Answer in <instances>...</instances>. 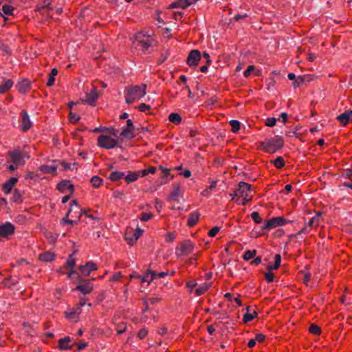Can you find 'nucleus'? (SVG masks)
<instances>
[{
    "label": "nucleus",
    "instance_id": "14",
    "mask_svg": "<svg viewBox=\"0 0 352 352\" xmlns=\"http://www.w3.org/2000/svg\"><path fill=\"white\" fill-rule=\"evenodd\" d=\"M76 264V258L74 257V252L69 255L65 267L70 268V270L67 273V277L71 278L73 274H76L79 277V274L74 270Z\"/></svg>",
    "mask_w": 352,
    "mask_h": 352
},
{
    "label": "nucleus",
    "instance_id": "20",
    "mask_svg": "<svg viewBox=\"0 0 352 352\" xmlns=\"http://www.w3.org/2000/svg\"><path fill=\"white\" fill-rule=\"evenodd\" d=\"M192 4L190 0H176L170 4L169 9L182 8L186 9Z\"/></svg>",
    "mask_w": 352,
    "mask_h": 352
},
{
    "label": "nucleus",
    "instance_id": "63",
    "mask_svg": "<svg viewBox=\"0 0 352 352\" xmlns=\"http://www.w3.org/2000/svg\"><path fill=\"white\" fill-rule=\"evenodd\" d=\"M248 16V15L247 14H236V15L234 16L233 19H234V21H239V20H241V19H245V18H247Z\"/></svg>",
    "mask_w": 352,
    "mask_h": 352
},
{
    "label": "nucleus",
    "instance_id": "49",
    "mask_svg": "<svg viewBox=\"0 0 352 352\" xmlns=\"http://www.w3.org/2000/svg\"><path fill=\"white\" fill-rule=\"evenodd\" d=\"M148 331L147 329L146 328H142L141 329L138 334H137V337L140 339V340H143L144 338H145L146 337V336L148 335Z\"/></svg>",
    "mask_w": 352,
    "mask_h": 352
},
{
    "label": "nucleus",
    "instance_id": "5",
    "mask_svg": "<svg viewBox=\"0 0 352 352\" xmlns=\"http://www.w3.org/2000/svg\"><path fill=\"white\" fill-rule=\"evenodd\" d=\"M133 43L136 46L140 47L142 51L145 52L152 45L153 39L150 36L138 32L134 36Z\"/></svg>",
    "mask_w": 352,
    "mask_h": 352
},
{
    "label": "nucleus",
    "instance_id": "10",
    "mask_svg": "<svg viewBox=\"0 0 352 352\" xmlns=\"http://www.w3.org/2000/svg\"><path fill=\"white\" fill-rule=\"evenodd\" d=\"M97 270V265L91 261H88L85 265L79 266L80 274L84 276H89L92 271Z\"/></svg>",
    "mask_w": 352,
    "mask_h": 352
},
{
    "label": "nucleus",
    "instance_id": "22",
    "mask_svg": "<svg viewBox=\"0 0 352 352\" xmlns=\"http://www.w3.org/2000/svg\"><path fill=\"white\" fill-rule=\"evenodd\" d=\"M337 119L340 121V122L345 126L352 122V110L351 111H346L343 113H341L337 117Z\"/></svg>",
    "mask_w": 352,
    "mask_h": 352
},
{
    "label": "nucleus",
    "instance_id": "50",
    "mask_svg": "<svg viewBox=\"0 0 352 352\" xmlns=\"http://www.w3.org/2000/svg\"><path fill=\"white\" fill-rule=\"evenodd\" d=\"M122 277V273L120 272H116L111 276L110 281H113V282L121 281Z\"/></svg>",
    "mask_w": 352,
    "mask_h": 352
},
{
    "label": "nucleus",
    "instance_id": "21",
    "mask_svg": "<svg viewBox=\"0 0 352 352\" xmlns=\"http://www.w3.org/2000/svg\"><path fill=\"white\" fill-rule=\"evenodd\" d=\"M72 346V339L69 336H65L58 340V349L60 350L71 349Z\"/></svg>",
    "mask_w": 352,
    "mask_h": 352
},
{
    "label": "nucleus",
    "instance_id": "2",
    "mask_svg": "<svg viewBox=\"0 0 352 352\" xmlns=\"http://www.w3.org/2000/svg\"><path fill=\"white\" fill-rule=\"evenodd\" d=\"M258 148L267 153H274L283 148L284 141L281 136L276 135L274 138L259 142Z\"/></svg>",
    "mask_w": 352,
    "mask_h": 352
},
{
    "label": "nucleus",
    "instance_id": "15",
    "mask_svg": "<svg viewBox=\"0 0 352 352\" xmlns=\"http://www.w3.org/2000/svg\"><path fill=\"white\" fill-rule=\"evenodd\" d=\"M21 117V127L23 131H28L32 126L30 117L25 110H23L20 114Z\"/></svg>",
    "mask_w": 352,
    "mask_h": 352
},
{
    "label": "nucleus",
    "instance_id": "47",
    "mask_svg": "<svg viewBox=\"0 0 352 352\" xmlns=\"http://www.w3.org/2000/svg\"><path fill=\"white\" fill-rule=\"evenodd\" d=\"M126 324L125 322H120L117 324L116 331L118 334H122L126 330Z\"/></svg>",
    "mask_w": 352,
    "mask_h": 352
},
{
    "label": "nucleus",
    "instance_id": "46",
    "mask_svg": "<svg viewBox=\"0 0 352 352\" xmlns=\"http://www.w3.org/2000/svg\"><path fill=\"white\" fill-rule=\"evenodd\" d=\"M12 200L16 203H20L22 201L21 195L19 192L18 189H14L13 195H12Z\"/></svg>",
    "mask_w": 352,
    "mask_h": 352
},
{
    "label": "nucleus",
    "instance_id": "19",
    "mask_svg": "<svg viewBox=\"0 0 352 352\" xmlns=\"http://www.w3.org/2000/svg\"><path fill=\"white\" fill-rule=\"evenodd\" d=\"M17 182L18 177H10L3 184L2 190L4 192L5 194L8 195L9 193H10L12 189L16 184Z\"/></svg>",
    "mask_w": 352,
    "mask_h": 352
},
{
    "label": "nucleus",
    "instance_id": "61",
    "mask_svg": "<svg viewBox=\"0 0 352 352\" xmlns=\"http://www.w3.org/2000/svg\"><path fill=\"white\" fill-rule=\"evenodd\" d=\"M255 340L258 342H263L265 340V336L263 333H257L256 334Z\"/></svg>",
    "mask_w": 352,
    "mask_h": 352
},
{
    "label": "nucleus",
    "instance_id": "44",
    "mask_svg": "<svg viewBox=\"0 0 352 352\" xmlns=\"http://www.w3.org/2000/svg\"><path fill=\"white\" fill-rule=\"evenodd\" d=\"M309 331L313 335H320L321 333V329L319 326L316 324H311L309 328Z\"/></svg>",
    "mask_w": 352,
    "mask_h": 352
},
{
    "label": "nucleus",
    "instance_id": "12",
    "mask_svg": "<svg viewBox=\"0 0 352 352\" xmlns=\"http://www.w3.org/2000/svg\"><path fill=\"white\" fill-rule=\"evenodd\" d=\"M201 59V53L198 50H193L190 52L187 58V64L190 66H196Z\"/></svg>",
    "mask_w": 352,
    "mask_h": 352
},
{
    "label": "nucleus",
    "instance_id": "48",
    "mask_svg": "<svg viewBox=\"0 0 352 352\" xmlns=\"http://www.w3.org/2000/svg\"><path fill=\"white\" fill-rule=\"evenodd\" d=\"M251 218L256 223H261L263 221L262 218L261 217L259 213L258 212H253L251 214Z\"/></svg>",
    "mask_w": 352,
    "mask_h": 352
},
{
    "label": "nucleus",
    "instance_id": "28",
    "mask_svg": "<svg viewBox=\"0 0 352 352\" xmlns=\"http://www.w3.org/2000/svg\"><path fill=\"white\" fill-rule=\"evenodd\" d=\"M30 88V83L27 80H23L17 85V89L20 93L25 94Z\"/></svg>",
    "mask_w": 352,
    "mask_h": 352
},
{
    "label": "nucleus",
    "instance_id": "34",
    "mask_svg": "<svg viewBox=\"0 0 352 352\" xmlns=\"http://www.w3.org/2000/svg\"><path fill=\"white\" fill-rule=\"evenodd\" d=\"M133 131L134 129L127 127L123 128L120 133V136L123 138L131 139L134 137Z\"/></svg>",
    "mask_w": 352,
    "mask_h": 352
},
{
    "label": "nucleus",
    "instance_id": "42",
    "mask_svg": "<svg viewBox=\"0 0 352 352\" xmlns=\"http://www.w3.org/2000/svg\"><path fill=\"white\" fill-rule=\"evenodd\" d=\"M256 253H257V252L256 250H247L245 252V253L243 256V258L245 261H250V259L253 258L256 255Z\"/></svg>",
    "mask_w": 352,
    "mask_h": 352
},
{
    "label": "nucleus",
    "instance_id": "54",
    "mask_svg": "<svg viewBox=\"0 0 352 352\" xmlns=\"http://www.w3.org/2000/svg\"><path fill=\"white\" fill-rule=\"evenodd\" d=\"M219 230H220L219 227L214 226L208 232V236L210 237H214L217 235V234L219 232Z\"/></svg>",
    "mask_w": 352,
    "mask_h": 352
},
{
    "label": "nucleus",
    "instance_id": "25",
    "mask_svg": "<svg viewBox=\"0 0 352 352\" xmlns=\"http://www.w3.org/2000/svg\"><path fill=\"white\" fill-rule=\"evenodd\" d=\"M199 217H200V213L197 211H195V212L190 213L188 217V221H187L188 226L189 227L195 226L197 223V222L199 219Z\"/></svg>",
    "mask_w": 352,
    "mask_h": 352
},
{
    "label": "nucleus",
    "instance_id": "62",
    "mask_svg": "<svg viewBox=\"0 0 352 352\" xmlns=\"http://www.w3.org/2000/svg\"><path fill=\"white\" fill-rule=\"evenodd\" d=\"M69 118L72 122H76L80 119V118L78 116H77L76 114H74L72 113H69Z\"/></svg>",
    "mask_w": 352,
    "mask_h": 352
},
{
    "label": "nucleus",
    "instance_id": "64",
    "mask_svg": "<svg viewBox=\"0 0 352 352\" xmlns=\"http://www.w3.org/2000/svg\"><path fill=\"white\" fill-rule=\"evenodd\" d=\"M343 176L346 179H351L352 177V170L346 169L343 173Z\"/></svg>",
    "mask_w": 352,
    "mask_h": 352
},
{
    "label": "nucleus",
    "instance_id": "57",
    "mask_svg": "<svg viewBox=\"0 0 352 352\" xmlns=\"http://www.w3.org/2000/svg\"><path fill=\"white\" fill-rule=\"evenodd\" d=\"M265 280L267 283H272L274 281V275L270 271L265 273Z\"/></svg>",
    "mask_w": 352,
    "mask_h": 352
},
{
    "label": "nucleus",
    "instance_id": "29",
    "mask_svg": "<svg viewBox=\"0 0 352 352\" xmlns=\"http://www.w3.org/2000/svg\"><path fill=\"white\" fill-rule=\"evenodd\" d=\"M39 260L44 262H50L55 258V254L50 252H45L38 256Z\"/></svg>",
    "mask_w": 352,
    "mask_h": 352
},
{
    "label": "nucleus",
    "instance_id": "56",
    "mask_svg": "<svg viewBox=\"0 0 352 352\" xmlns=\"http://www.w3.org/2000/svg\"><path fill=\"white\" fill-rule=\"evenodd\" d=\"M138 109L141 112H146L151 109V106L145 103H141L138 107Z\"/></svg>",
    "mask_w": 352,
    "mask_h": 352
},
{
    "label": "nucleus",
    "instance_id": "4",
    "mask_svg": "<svg viewBox=\"0 0 352 352\" xmlns=\"http://www.w3.org/2000/svg\"><path fill=\"white\" fill-rule=\"evenodd\" d=\"M232 196V199L236 198H242L241 204L245 206L253 197L252 191L251 190V185L244 182H240L238 185V188L235 190Z\"/></svg>",
    "mask_w": 352,
    "mask_h": 352
},
{
    "label": "nucleus",
    "instance_id": "16",
    "mask_svg": "<svg viewBox=\"0 0 352 352\" xmlns=\"http://www.w3.org/2000/svg\"><path fill=\"white\" fill-rule=\"evenodd\" d=\"M57 189L62 193H65L67 191H69L70 195H72L74 192V187L70 181L63 180L58 184Z\"/></svg>",
    "mask_w": 352,
    "mask_h": 352
},
{
    "label": "nucleus",
    "instance_id": "36",
    "mask_svg": "<svg viewBox=\"0 0 352 352\" xmlns=\"http://www.w3.org/2000/svg\"><path fill=\"white\" fill-rule=\"evenodd\" d=\"M168 120L175 124H179L182 122V117L179 113H171L168 116Z\"/></svg>",
    "mask_w": 352,
    "mask_h": 352
},
{
    "label": "nucleus",
    "instance_id": "37",
    "mask_svg": "<svg viewBox=\"0 0 352 352\" xmlns=\"http://www.w3.org/2000/svg\"><path fill=\"white\" fill-rule=\"evenodd\" d=\"M124 177V173L121 171L111 172L109 178L111 181H118Z\"/></svg>",
    "mask_w": 352,
    "mask_h": 352
},
{
    "label": "nucleus",
    "instance_id": "58",
    "mask_svg": "<svg viewBox=\"0 0 352 352\" xmlns=\"http://www.w3.org/2000/svg\"><path fill=\"white\" fill-rule=\"evenodd\" d=\"M153 217V214L151 212L143 213L140 217L141 221H147Z\"/></svg>",
    "mask_w": 352,
    "mask_h": 352
},
{
    "label": "nucleus",
    "instance_id": "24",
    "mask_svg": "<svg viewBox=\"0 0 352 352\" xmlns=\"http://www.w3.org/2000/svg\"><path fill=\"white\" fill-rule=\"evenodd\" d=\"M82 312V309L80 307H76L72 310H69L65 312V316L67 319L74 321H77L78 316Z\"/></svg>",
    "mask_w": 352,
    "mask_h": 352
},
{
    "label": "nucleus",
    "instance_id": "32",
    "mask_svg": "<svg viewBox=\"0 0 352 352\" xmlns=\"http://www.w3.org/2000/svg\"><path fill=\"white\" fill-rule=\"evenodd\" d=\"M139 177H140L139 172H129L128 175H124V178L125 179L126 182L128 184H129V183L136 181Z\"/></svg>",
    "mask_w": 352,
    "mask_h": 352
},
{
    "label": "nucleus",
    "instance_id": "8",
    "mask_svg": "<svg viewBox=\"0 0 352 352\" xmlns=\"http://www.w3.org/2000/svg\"><path fill=\"white\" fill-rule=\"evenodd\" d=\"M52 3V0H42L37 3L35 10L39 12L43 15L52 17L51 12L54 10Z\"/></svg>",
    "mask_w": 352,
    "mask_h": 352
},
{
    "label": "nucleus",
    "instance_id": "41",
    "mask_svg": "<svg viewBox=\"0 0 352 352\" xmlns=\"http://www.w3.org/2000/svg\"><path fill=\"white\" fill-rule=\"evenodd\" d=\"M209 289V285L208 283H204L195 289V294L197 296H201L204 294Z\"/></svg>",
    "mask_w": 352,
    "mask_h": 352
},
{
    "label": "nucleus",
    "instance_id": "6",
    "mask_svg": "<svg viewBox=\"0 0 352 352\" xmlns=\"http://www.w3.org/2000/svg\"><path fill=\"white\" fill-rule=\"evenodd\" d=\"M195 248V244L190 240H186L179 243L175 249L177 256L188 255L191 254Z\"/></svg>",
    "mask_w": 352,
    "mask_h": 352
},
{
    "label": "nucleus",
    "instance_id": "27",
    "mask_svg": "<svg viewBox=\"0 0 352 352\" xmlns=\"http://www.w3.org/2000/svg\"><path fill=\"white\" fill-rule=\"evenodd\" d=\"M14 85V82L11 79L3 80V82L0 85V94H4L10 90Z\"/></svg>",
    "mask_w": 352,
    "mask_h": 352
},
{
    "label": "nucleus",
    "instance_id": "11",
    "mask_svg": "<svg viewBox=\"0 0 352 352\" xmlns=\"http://www.w3.org/2000/svg\"><path fill=\"white\" fill-rule=\"evenodd\" d=\"M14 230V226L10 222L1 224L0 226V237H8V236L13 234Z\"/></svg>",
    "mask_w": 352,
    "mask_h": 352
},
{
    "label": "nucleus",
    "instance_id": "33",
    "mask_svg": "<svg viewBox=\"0 0 352 352\" xmlns=\"http://www.w3.org/2000/svg\"><path fill=\"white\" fill-rule=\"evenodd\" d=\"M40 170L43 173L52 174L56 171V166L50 165H42L39 168Z\"/></svg>",
    "mask_w": 352,
    "mask_h": 352
},
{
    "label": "nucleus",
    "instance_id": "30",
    "mask_svg": "<svg viewBox=\"0 0 352 352\" xmlns=\"http://www.w3.org/2000/svg\"><path fill=\"white\" fill-rule=\"evenodd\" d=\"M74 206H75L77 209H79V206H78L77 201L73 200L72 201L71 209L68 211L67 216L65 218H63L62 220L63 223H68V224H71V225H73L74 223V221L69 219L67 218V216L72 212V208L74 207Z\"/></svg>",
    "mask_w": 352,
    "mask_h": 352
},
{
    "label": "nucleus",
    "instance_id": "31",
    "mask_svg": "<svg viewBox=\"0 0 352 352\" xmlns=\"http://www.w3.org/2000/svg\"><path fill=\"white\" fill-rule=\"evenodd\" d=\"M14 8L8 4H3L0 8V14L13 15Z\"/></svg>",
    "mask_w": 352,
    "mask_h": 352
},
{
    "label": "nucleus",
    "instance_id": "40",
    "mask_svg": "<svg viewBox=\"0 0 352 352\" xmlns=\"http://www.w3.org/2000/svg\"><path fill=\"white\" fill-rule=\"evenodd\" d=\"M230 125L231 126V131L233 133H238L241 129V123L239 121L236 120H232L230 121Z\"/></svg>",
    "mask_w": 352,
    "mask_h": 352
},
{
    "label": "nucleus",
    "instance_id": "3",
    "mask_svg": "<svg viewBox=\"0 0 352 352\" xmlns=\"http://www.w3.org/2000/svg\"><path fill=\"white\" fill-rule=\"evenodd\" d=\"M146 94V85H135L127 88L125 91V101L127 104H132L135 100H140Z\"/></svg>",
    "mask_w": 352,
    "mask_h": 352
},
{
    "label": "nucleus",
    "instance_id": "38",
    "mask_svg": "<svg viewBox=\"0 0 352 352\" xmlns=\"http://www.w3.org/2000/svg\"><path fill=\"white\" fill-rule=\"evenodd\" d=\"M280 261H281V256L279 254H276L274 256V264L273 265H269L268 270H276L278 269V267L280 265Z\"/></svg>",
    "mask_w": 352,
    "mask_h": 352
},
{
    "label": "nucleus",
    "instance_id": "45",
    "mask_svg": "<svg viewBox=\"0 0 352 352\" xmlns=\"http://www.w3.org/2000/svg\"><path fill=\"white\" fill-rule=\"evenodd\" d=\"M149 274H151L150 280H153V279H155L156 278H164L165 276H166L168 274V272H162L160 273H157L156 272H154V271H150Z\"/></svg>",
    "mask_w": 352,
    "mask_h": 352
},
{
    "label": "nucleus",
    "instance_id": "39",
    "mask_svg": "<svg viewBox=\"0 0 352 352\" xmlns=\"http://www.w3.org/2000/svg\"><path fill=\"white\" fill-rule=\"evenodd\" d=\"M272 163L274 165L276 168L280 169L284 167L285 164V160L283 157H278L274 160L272 161Z\"/></svg>",
    "mask_w": 352,
    "mask_h": 352
},
{
    "label": "nucleus",
    "instance_id": "55",
    "mask_svg": "<svg viewBox=\"0 0 352 352\" xmlns=\"http://www.w3.org/2000/svg\"><path fill=\"white\" fill-rule=\"evenodd\" d=\"M276 123V119L275 118H268L266 119L265 124L267 126L272 127Z\"/></svg>",
    "mask_w": 352,
    "mask_h": 352
},
{
    "label": "nucleus",
    "instance_id": "51",
    "mask_svg": "<svg viewBox=\"0 0 352 352\" xmlns=\"http://www.w3.org/2000/svg\"><path fill=\"white\" fill-rule=\"evenodd\" d=\"M176 233L175 232H168L165 235L166 241L168 242H173L176 239Z\"/></svg>",
    "mask_w": 352,
    "mask_h": 352
},
{
    "label": "nucleus",
    "instance_id": "26",
    "mask_svg": "<svg viewBox=\"0 0 352 352\" xmlns=\"http://www.w3.org/2000/svg\"><path fill=\"white\" fill-rule=\"evenodd\" d=\"M248 312L244 314L243 318V321L244 323H248L253 320L258 315L257 312L255 310H252L250 311V307L248 306L246 307Z\"/></svg>",
    "mask_w": 352,
    "mask_h": 352
},
{
    "label": "nucleus",
    "instance_id": "17",
    "mask_svg": "<svg viewBox=\"0 0 352 352\" xmlns=\"http://www.w3.org/2000/svg\"><path fill=\"white\" fill-rule=\"evenodd\" d=\"M98 98V94L96 88H94L89 93H87L82 101L91 106H94L96 101Z\"/></svg>",
    "mask_w": 352,
    "mask_h": 352
},
{
    "label": "nucleus",
    "instance_id": "60",
    "mask_svg": "<svg viewBox=\"0 0 352 352\" xmlns=\"http://www.w3.org/2000/svg\"><path fill=\"white\" fill-rule=\"evenodd\" d=\"M28 263H29L26 259L20 258L16 261L15 264L12 265V267H16V266L21 265L22 264H28Z\"/></svg>",
    "mask_w": 352,
    "mask_h": 352
},
{
    "label": "nucleus",
    "instance_id": "1",
    "mask_svg": "<svg viewBox=\"0 0 352 352\" xmlns=\"http://www.w3.org/2000/svg\"><path fill=\"white\" fill-rule=\"evenodd\" d=\"M118 142V130L111 127L107 133L98 137L97 145L100 148L111 149L115 148Z\"/></svg>",
    "mask_w": 352,
    "mask_h": 352
},
{
    "label": "nucleus",
    "instance_id": "43",
    "mask_svg": "<svg viewBox=\"0 0 352 352\" xmlns=\"http://www.w3.org/2000/svg\"><path fill=\"white\" fill-rule=\"evenodd\" d=\"M90 182L95 188H99L102 184V179L98 176L92 177Z\"/></svg>",
    "mask_w": 352,
    "mask_h": 352
},
{
    "label": "nucleus",
    "instance_id": "35",
    "mask_svg": "<svg viewBox=\"0 0 352 352\" xmlns=\"http://www.w3.org/2000/svg\"><path fill=\"white\" fill-rule=\"evenodd\" d=\"M182 193L178 184L173 185V189L170 195V197L173 200H176L178 197H182Z\"/></svg>",
    "mask_w": 352,
    "mask_h": 352
},
{
    "label": "nucleus",
    "instance_id": "23",
    "mask_svg": "<svg viewBox=\"0 0 352 352\" xmlns=\"http://www.w3.org/2000/svg\"><path fill=\"white\" fill-rule=\"evenodd\" d=\"M322 212L318 211L316 212V215L310 219L308 222V226L311 228L316 229L322 220Z\"/></svg>",
    "mask_w": 352,
    "mask_h": 352
},
{
    "label": "nucleus",
    "instance_id": "9",
    "mask_svg": "<svg viewBox=\"0 0 352 352\" xmlns=\"http://www.w3.org/2000/svg\"><path fill=\"white\" fill-rule=\"evenodd\" d=\"M142 234V230L140 229H137L135 232H133L132 228L127 229L125 234V240L128 242L129 245H133L135 243L140 236Z\"/></svg>",
    "mask_w": 352,
    "mask_h": 352
},
{
    "label": "nucleus",
    "instance_id": "13",
    "mask_svg": "<svg viewBox=\"0 0 352 352\" xmlns=\"http://www.w3.org/2000/svg\"><path fill=\"white\" fill-rule=\"evenodd\" d=\"M81 282L82 284L77 285L75 289L80 292L83 294H90L94 289L91 280H82Z\"/></svg>",
    "mask_w": 352,
    "mask_h": 352
},
{
    "label": "nucleus",
    "instance_id": "59",
    "mask_svg": "<svg viewBox=\"0 0 352 352\" xmlns=\"http://www.w3.org/2000/svg\"><path fill=\"white\" fill-rule=\"evenodd\" d=\"M145 300H148V304L155 305V304L158 303L161 300V298H160L158 297H152V298L146 299Z\"/></svg>",
    "mask_w": 352,
    "mask_h": 352
},
{
    "label": "nucleus",
    "instance_id": "52",
    "mask_svg": "<svg viewBox=\"0 0 352 352\" xmlns=\"http://www.w3.org/2000/svg\"><path fill=\"white\" fill-rule=\"evenodd\" d=\"M255 66L254 65H249L248 68L244 71L243 76L245 78H248L250 76L251 73L254 71H255Z\"/></svg>",
    "mask_w": 352,
    "mask_h": 352
},
{
    "label": "nucleus",
    "instance_id": "7",
    "mask_svg": "<svg viewBox=\"0 0 352 352\" xmlns=\"http://www.w3.org/2000/svg\"><path fill=\"white\" fill-rule=\"evenodd\" d=\"M289 222H290V221L287 220L283 217H273L266 221L262 226L261 228L263 230H271L278 226H284Z\"/></svg>",
    "mask_w": 352,
    "mask_h": 352
},
{
    "label": "nucleus",
    "instance_id": "18",
    "mask_svg": "<svg viewBox=\"0 0 352 352\" xmlns=\"http://www.w3.org/2000/svg\"><path fill=\"white\" fill-rule=\"evenodd\" d=\"M8 155L10 158V162L14 164H20L23 157V153L19 150L10 151Z\"/></svg>",
    "mask_w": 352,
    "mask_h": 352
},
{
    "label": "nucleus",
    "instance_id": "53",
    "mask_svg": "<svg viewBox=\"0 0 352 352\" xmlns=\"http://www.w3.org/2000/svg\"><path fill=\"white\" fill-rule=\"evenodd\" d=\"M109 131V128H107L105 126H100V127H96V128L91 130L90 131L93 132V133L104 132L107 133Z\"/></svg>",
    "mask_w": 352,
    "mask_h": 352
}]
</instances>
